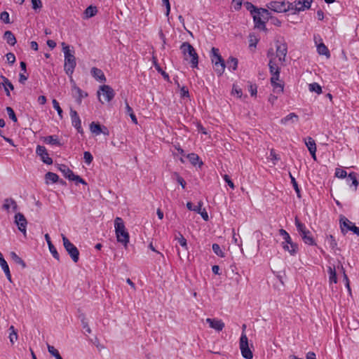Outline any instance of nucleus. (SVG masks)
<instances>
[{"mask_svg": "<svg viewBox=\"0 0 359 359\" xmlns=\"http://www.w3.org/2000/svg\"><path fill=\"white\" fill-rule=\"evenodd\" d=\"M62 46L65 54L64 69L66 74L71 76L76 67V58L74 52L70 50L69 46L66 45L64 42L62 43Z\"/></svg>", "mask_w": 359, "mask_h": 359, "instance_id": "obj_1", "label": "nucleus"}, {"mask_svg": "<svg viewBox=\"0 0 359 359\" xmlns=\"http://www.w3.org/2000/svg\"><path fill=\"white\" fill-rule=\"evenodd\" d=\"M279 234L284 240V241L281 243L283 249L288 252L291 256H295L299 251V245L292 241L291 236L285 229H279Z\"/></svg>", "mask_w": 359, "mask_h": 359, "instance_id": "obj_2", "label": "nucleus"}, {"mask_svg": "<svg viewBox=\"0 0 359 359\" xmlns=\"http://www.w3.org/2000/svg\"><path fill=\"white\" fill-rule=\"evenodd\" d=\"M114 228L118 242L126 245L129 242L130 237L122 218L119 217H116L114 220Z\"/></svg>", "mask_w": 359, "mask_h": 359, "instance_id": "obj_3", "label": "nucleus"}, {"mask_svg": "<svg viewBox=\"0 0 359 359\" xmlns=\"http://www.w3.org/2000/svg\"><path fill=\"white\" fill-rule=\"evenodd\" d=\"M180 50L185 60L191 58V67L196 68L198 65V56L194 48L189 42H184L180 46Z\"/></svg>", "mask_w": 359, "mask_h": 359, "instance_id": "obj_4", "label": "nucleus"}, {"mask_svg": "<svg viewBox=\"0 0 359 359\" xmlns=\"http://www.w3.org/2000/svg\"><path fill=\"white\" fill-rule=\"evenodd\" d=\"M266 7L268 9L273 11L276 13H285L289 11H292V4L290 2H285V1H271L266 4Z\"/></svg>", "mask_w": 359, "mask_h": 359, "instance_id": "obj_5", "label": "nucleus"}, {"mask_svg": "<svg viewBox=\"0 0 359 359\" xmlns=\"http://www.w3.org/2000/svg\"><path fill=\"white\" fill-rule=\"evenodd\" d=\"M339 224L343 234H346L348 231H351L354 234L359 236V227L356 226L354 223L348 219L345 216H340Z\"/></svg>", "mask_w": 359, "mask_h": 359, "instance_id": "obj_6", "label": "nucleus"}, {"mask_svg": "<svg viewBox=\"0 0 359 359\" xmlns=\"http://www.w3.org/2000/svg\"><path fill=\"white\" fill-rule=\"evenodd\" d=\"M62 238L65 249L68 252L73 262L76 263L79 259V250L64 234H62Z\"/></svg>", "mask_w": 359, "mask_h": 359, "instance_id": "obj_7", "label": "nucleus"}, {"mask_svg": "<svg viewBox=\"0 0 359 359\" xmlns=\"http://www.w3.org/2000/svg\"><path fill=\"white\" fill-rule=\"evenodd\" d=\"M97 94L99 101L102 103L103 101L101 99V95L103 96L104 100L107 102H110L115 95V93L113 88L111 86L104 84L100 86Z\"/></svg>", "mask_w": 359, "mask_h": 359, "instance_id": "obj_8", "label": "nucleus"}, {"mask_svg": "<svg viewBox=\"0 0 359 359\" xmlns=\"http://www.w3.org/2000/svg\"><path fill=\"white\" fill-rule=\"evenodd\" d=\"M239 346L241 351V355L244 358L252 359L253 358V353L248 346V339L247 337V335L244 332H242L241 334Z\"/></svg>", "mask_w": 359, "mask_h": 359, "instance_id": "obj_9", "label": "nucleus"}, {"mask_svg": "<svg viewBox=\"0 0 359 359\" xmlns=\"http://www.w3.org/2000/svg\"><path fill=\"white\" fill-rule=\"evenodd\" d=\"M57 169L63 173L66 178L69 179V180L75 181L76 184L81 183L83 184H87V183L79 175H74V172L66 165L59 164L57 165Z\"/></svg>", "mask_w": 359, "mask_h": 359, "instance_id": "obj_10", "label": "nucleus"}, {"mask_svg": "<svg viewBox=\"0 0 359 359\" xmlns=\"http://www.w3.org/2000/svg\"><path fill=\"white\" fill-rule=\"evenodd\" d=\"M312 2L313 0H294L291 3L293 6V13L295 14L310 8Z\"/></svg>", "mask_w": 359, "mask_h": 359, "instance_id": "obj_11", "label": "nucleus"}, {"mask_svg": "<svg viewBox=\"0 0 359 359\" xmlns=\"http://www.w3.org/2000/svg\"><path fill=\"white\" fill-rule=\"evenodd\" d=\"M269 72L271 74L270 81L273 82V80H279L280 68L276 62V57H271L269 62Z\"/></svg>", "mask_w": 359, "mask_h": 359, "instance_id": "obj_12", "label": "nucleus"}, {"mask_svg": "<svg viewBox=\"0 0 359 359\" xmlns=\"http://www.w3.org/2000/svg\"><path fill=\"white\" fill-rule=\"evenodd\" d=\"M314 41L317 45V51L319 55L330 57V53L327 47L323 43L322 39L319 35L314 36Z\"/></svg>", "mask_w": 359, "mask_h": 359, "instance_id": "obj_13", "label": "nucleus"}, {"mask_svg": "<svg viewBox=\"0 0 359 359\" xmlns=\"http://www.w3.org/2000/svg\"><path fill=\"white\" fill-rule=\"evenodd\" d=\"M15 223L18 226L19 231H20L24 236H26V226L27 221L22 213L18 212L15 216Z\"/></svg>", "mask_w": 359, "mask_h": 359, "instance_id": "obj_14", "label": "nucleus"}, {"mask_svg": "<svg viewBox=\"0 0 359 359\" xmlns=\"http://www.w3.org/2000/svg\"><path fill=\"white\" fill-rule=\"evenodd\" d=\"M91 133L95 135L103 134L105 136H108L109 135V131L106 126H102L99 123L91 122Z\"/></svg>", "mask_w": 359, "mask_h": 359, "instance_id": "obj_15", "label": "nucleus"}, {"mask_svg": "<svg viewBox=\"0 0 359 359\" xmlns=\"http://www.w3.org/2000/svg\"><path fill=\"white\" fill-rule=\"evenodd\" d=\"M287 53V46L286 43H276V57L281 62H285Z\"/></svg>", "mask_w": 359, "mask_h": 359, "instance_id": "obj_16", "label": "nucleus"}, {"mask_svg": "<svg viewBox=\"0 0 359 359\" xmlns=\"http://www.w3.org/2000/svg\"><path fill=\"white\" fill-rule=\"evenodd\" d=\"M36 153L41 157V161L48 165L53 163V160L48 156L46 149L43 146L38 145L36 149Z\"/></svg>", "mask_w": 359, "mask_h": 359, "instance_id": "obj_17", "label": "nucleus"}, {"mask_svg": "<svg viewBox=\"0 0 359 359\" xmlns=\"http://www.w3.org/2000/svg\"><path fill=\"white\" fill-rule=\"evenodd\" d=\"M91 76L100 83H104L107 81L103 71L97 67H91Z\"/></svg>", "mask_w": 359, "mask_h": 359, "instance_id": "obj_18", "label": "nucleus"}, {"mask_svg": "<svg viewBox=\"0 0 359 359\" xmlns=\"http://www.w3.org/2000/svg\"><path fill=\"white\" fill-rule=\"evenodd\" d=\"M206 323H208L210 327L212 329H215L217 332H220L224 327V323L222 320L216 319V318H206Z\"/></svg>", "mask_w": 359, "mask_h": 359, "instance_id": "obj_19", "label": "nucleus"}, {"mask_svg": "<svg viewBox=\"0 0 359 359\" xmlns=\"http://www.w3.org/2000/svg\"><path fill=\"white\" fill-rule=\"evenodd\" d=\"M304 142H305V144L307 147L311 156L313 157V158L314 160H316V144L315 140L311 137H307L306 138L304 139Z\"/></svg>", "mask_w": 359, "mask_h": 359, "instance_id": "obj_20", "label": "nucleus"}, {"mask_svg": "<svg viewBox=\"0 0 359 359\" xmlns=\"http://www.w3.org/2000/svg\"><path fill=\"white\" fill-rule=\"evenodd\" d=\"M255 22V27L260 30L266 31L265 20L262 18L259 13H256L252 15Z\"/></svg>", "mask_w": 359, "mask_h": 359, "instance_id": "obj_21", "label": "nucleus"}, {"mask_svg": "<svg viewBox=\"0 0 359 359\" xmlns=\"http://www.w3.org/2000/svg\"><path fill=\"white\" fill-rule=\"evenodd\" d=\"M72 95L76 99V101L79 103H81V99L83 97H86L88 96V93L83 92L81 89L77 87L75 83H74V85L72 86Z\"/></svg>", "mask_w": 359, "mask_h": 359, "instance_id": "obj_22", "label": "nucleus"}, {"mask_svg": "<svg viewBox=\"0 0 359 359\" xmlns=\"http://www.w3.org/2000/svg\"><path fill=\"white\" fill-rule=\"evenodd\" d=\"M70 116L72 118V125L77 129L79 133H82L81 126V120L76 111L71 109Z\"/></svg>", "mask_w": 359, "mask_h": 359, "instance_id": "obj_23", "label": "nucleus"}, {"mask_svg": "<svg viewBox=\"0 0 359 359\" xmlns=\"http://www.w3.org/2000/svg\"><path fill=\"white\" fill-rule=\"evenodd\" d=\"M304 243L309 245H316L315 239L313 238L311 232L309 230L300 235Z\"/></svg>", "mask_w": 359, "mask_h": 359, "instance_id": "obj_24", "label": "nucleus"}, {"mask_svg": "<svg viewBox=\"0 0 359 359\" xmlns=\"http://www.w3.org/2000/svg\"><path fill=\"white\" fill-rule=\"evenodd\" d=\"M45 239L47 242V244L48 245L49 250L54 258H55L57 260L60 259L59 254L55 248V247L53 245L50 241V238L48 233L45 235Z\"/></svg>", "mask_w": 359, "mask_h": 359, "instance_id": "obj_25", "label": "nucleus"}, {"mask_svg": "<svg viewBox=\"0 0 359 359\" xmlns=\"http://www.w3.org/2000/svg\"><path fill=\"white\" fill-rule=\"evenodd\" d=\"M79 318L81 320L83 332L85 334H88L90 333V327L88 325V319L86 315L83 313H80L79 315Z\"/></svg>", "mask_w": 359, "mask_h": 359, "instance_id": "obj_26", "label": "nucleus"}, {"mask_svg": "<svg viewBox=\"0 0 359 359\" xmlns=\"http://www.w3.org/2000/svg\"><path fill=\"white\" fill-rule=\"evenodd\" d=\"M298 120L299 116L295 113H290L280 120V123L283 125H287L290 121L294 123L298 121Z\"/></svg>", "mask_w": 359, "mask_h": 359, "instance_id": "obj_27", "label": "nucleus"}, {"mask_svg": "<svg viewBox=\"0 0 359 359\" xmlns=\"http://www.w3.org/2000/svg\"><path fill=\"white\" fill-rule=\"evenodd\" d=\"M358 174L355 172H351L348 175H347V183L349 184L351 186L353 185L355 187H357L359 184V181L357 178ZM356 189V188H355Z\"/></svg>", "mask_w": 359, "mask_h": 359, "instance_id": "obj_28", "label": "nucleus"}, {"mask_svg": "<svg viewBox=\"0 0 359 359\" xmlns=\"http://www.w3.org/2000/svg\"><path fill=\"white\" fill-rule=\"evenodd\" d=\"M10 208H12L13 210L15 212L18 210V205L13 199L6 198L4 202L3 208L8 210Z\"/></svg>", "mask_w": 359, "mask_h": 359, "instance_id": "obj_29", "label": "nucleus"}, {"mask_svg": "<svg viewBox=\"0 0 359 359\" xmlns=\"http://www.w3.org/2000/svg\"><path fill=\"white\" fill-rule=\"evenodd\" d=\"M0 265H1L3 271H4L7 279L11 283L12 278H11V271L9 269V266H8L6 261L4 259V258L0 259Z\"/></svg>", "mask_w": 359, "mask_h": 359, "instance_id": "obj_30", "label": "nucleus"}, {"mask_svg": "<svg viewBox=\"0 0 359 359\" xmlns=\"http://www.w3.org/2000/svg\"><path fill=\"white\" fill-rule=\"evenodd\" d=\"M279 80H273V82L271 81V84L273 87V91L275 93L280 94L283 93L284 90V84L282 83H278Z\"/></svg>", "mask_w": 359, "mask_h": 359, "instance_id": "obj_31", "label": "nucleus"}, {"mask_svg": "<svg viewBox=\"0 0 359 359\" xmlns=\"http://www.w3.org/2000/svg\"><path fill=\"white\" fill-rule=\"evenodd\" d=\"M187 158L194 165H198V166L201 167L203 165V162L200 160L199 156L194 153L188 154Z\"/></svg>", "mask_w": 359, "mask_h": 359, "instance_id": "obj_32", "label": "nucleus"}, {"mask_svg": "<svg viewBox=\"0 0 359 359\" xmlns=\"http://www.w3.org/2000/svg\"><path fill=\"white\" fill-rule=\"evenodd\" d=\"M213 65L215 71L217 72L218 76H221L224 73L226 67L224 60H222V62H215Z\"/></svg>", "mask_w": 359, "mask_h": 359, "instance_id": "obj_33", "label": "nucleus"}, {"mask_svg": "<svg viewBox=\"0 0 359 359\" xmlns=\"http://www.w3.org/2000/svg\"><path fill=\"white\" fill-rule=\"evenodd\" d=\"M211 54V60L212 63H215V62H222L224 60L219 54L218 48L215 47L212 48Z\"/></svg>", "mask_w": 359, "mask_h": 359, "instance_id": "obj_34", "label": "nucleus"}, {"mask_svg": "<svg viewBox=\"0 0 359 359\" xmlns=\"http://www.w3.org/2000/svg\"><path fill=\"white\" fill-rule=\"evenodd\" d=\"M175 239L178 241L179 244L183 248H184L186 250H188L187 239L184 237V236L180 232H177V234H175Z\"/></svg>", "mask_w": 359, "mask_h": 359, "instance_id": "obj_35", "label": "nucleus"}, {"mask_svg": "<svg viewBox=\"0 0 359 359\" xmlns=\"http://www.w3.org/2000/svg\"><path fill=\"white\" fill-rule=\"evenodd\" d=\"M238 59L233 57H230L226 61V66L229 70H236L238 67Z\"/></svg>", "mask_w": 359, "mask_h": 359, "instance_id": "obj_36", "label": "nucleus"}, {"mask_svg": "<svg viewBox=\"0 0 359 359\" xmlns=\"http://www.w3.org/2000/svg\"><path fill=\"white\" fill-rule=\"evenodd\" d=\"M4 39L11 46H14L16 43V39L11 31H6L4 33Z\"/></svg>", "mask_w": 359, "mask_h": 359, "instance_id": "obj_37", "label": "nucleus"}, {"mask_svg": "<svg viewBox=\"0 0 359 359\" xmlns=\"http://www.w3.org/2000/svg\"><path fill=\"white\" fill-rule=\"evenodd\" d=\"M10 255L15 264L20 265L23 269L26 267L25 262L15 252H11Z\"/></svg>", "mask_w": 359, "mask_h": 359, "instance_id": "obj_38", "label": "nucleus"}, {"mask_svg": "<svg viewBox=\"0 0 359 359\" xmlns=\"http://www.w3.org/2000/svg\"><path fill=\"white\" fill-rule=\"evenodd\" d=\"M294 224H295L297 230L299 232V235L305 233V231H306L308 230L306 226H305V224H303L302 222H301L299 220V219L297 218V217H295Z\"/></svg>", "mask_w": 359, "mask_h": 359, "instance_id": "obj_39", "label": "nucleus"}, {"mask_svg": "<svg viewBox=\"0 0 359 359\" xmlns=\"http://www.w3.org/2000/svg\"><path fill=\"white\" fill-rule=\"evenodd\" d=\"M258 13L262 16V18L265 20V22H266L270 18H272L271 13L266 8H260L258 10Z\"/></svg>", "mask_w": 359, "mask_h": 359, "instance_id": "obj_40", "label": "nucleus"}, {"mask_svg": "<svg viewBox=\"0 0 359 359\" xmlns=\"http://www.w3.org/2000/svg\"><path fill=\"white\" fill-rule=\"evenodd\" d=\"M328 273H329V280L330 283H337V273L334 267H328Z\"/></svg>", "mask_w": 359, "mask_h": 359, "instance_id": "obj_41", "label": "nucleus"}, {"mask_svg": "<svg viewBox=\"0 0 359 359\" xmlns=\"http://www.w3.org/2000/svg\"><path fill=\"white\" fill-rule=\"evenodd\" d=\"M9 331H10V334H9L8 338H9V340H10V342L11 343V344H13L14 342L15 341H17V339H18V333L13 325H11L9 327Z\"/></svg>", "mask_w": 359, "mask_h": 359, "instance_id": "obj_42", "label": "nucleus"}, {"mask_svg": "<svg viewBox=\"0 0 359 359\" xmlns=\"http://www.w3.org/2000/svg\"><path fill=\"white\" fill-rule=\"evenodd\" d=\"M126 113L129 114L132 121L135 124H137V119L136 118V116L135 115L132 107H130V105L128 104V102L126 103Z\"/></svg>", "mask_w": 359, "mask_h": 359, "instance_id": "obj_43", "label": "nucleus"}, {"mask_svg": "<svg viewBox=\"0 0 359 359\" xmlns=\"http://www.w3.org/2000/svg\"><path fill=\"white\" fill-rule=\"evenodd\" d=\"M47 348L49 353L54 356L56 359H63L60 355L58 351L53 346L48 344Z\"/></svg>", "mask_w": 359, "mask_h": 359, "instance_id": "obj_44", "label": "nucleus"}, {"mask_svg": "<svg viewBox=\"0 0 359 359\" xmlns=\"http://www.w3.org/2000/svg\"><path fill=\"white\" fill-rule=\"evenodd\" d=\"M309 89L311 92H315L317 94L322 93V88L321 86L316 82L310 83L309 86Z\"/></svg>", "mask_w": 359, "mask_h": 359, "instance_id": "obj_45", "label": "nucleus"}, {"mask_svg": "<svg viewBox=\"0 0 359 359\" xmlns=\"http://www.w3.org/2000/svg\"><path fill=\"white\" fill-rule=\"evenodd\" d=\"M290 177L291 180V183L292 184V187H293L294 189L295 190V192L297 193V196L299 198H301V192H300V189L299 188L298 184L295 180V178L292 175L291 173H290Z\"/></svg>", "mask_w": 359, "mask_h": 359, "instance_id": "obj_46", "label": "nucleus"}, {"mask_svg": "<svg viewBox=\"0 0 359 359\" xmlns=\"http://www.w3.org/2000/svg\"><path fill=\"white\" fill-rule=\"evenodd\" d=\"M46 180L48 181H51L53 183H55L58 181L59 177L57 174L52 172H48L46 174Z\"/></svg>", "mask_w": 359, "mask_h": 359, "instance_id": "obj_47", "label": "nucleus"}, {"mask_svg": "<svg viewBox=\"0 0 359 359\" xmlns=\"http://www.w3.org/2000/svg\"><path fill=\"white\" fill-rule=\"evenodd\" d=\"M212 248L213 252L217 256H219L220 257H225L224 252L222 250L219 245H218L217 243L212 244Z\"/></svg>", "mask_w": 359, "mask_h": 359, "instance_id": "obj_48", "label": "nucleus"}, {"mask_svg": "<svg viewBox=\"0 0 359 359\" xmlns=\"http://www.w3.org/2000/svg\"><path fill=\"white\" fill-rule=\"evenodd\" d=\"M245 6L246 9L250 11L252 15L258 12L259 8L253 5L251 2H246L245 4Z\"/></svg>", "mask_w": 359, "mask_h": 359, "instance_id": "obj_49", "label": "nucleus"}, {"mask_svg": "<svg viewBox=\"0 0 359 359\" xmlns=\"http://www.w3.org/2000/svg\"><path fill=\"white\" fill-rule=\"evenodd\" d=\"M259 41V39L254 34H250L249 35V46L256 48L257 44Z\"/></svg>", "mask_w": 359, "mask_h": 359, "instance_id": "obj_50", "label": "nucleus"}, {"mask_svg": "<svg viewBox=\"0 0 359 359\" xmlns=\"http://www.w3.org/2000/svg\"><path fill=\"white\" fill-rule=\"evenodd\" d=\"M334 175H335V177H337L338 178L343 179V178H346L347 177V172L346 170L337 168L335 169Z\"/></svg>", "mask_w": 359, "mask_h": 359, "instance_id": "obj_51", "label": "nucleus"}, {"mask_svg": "<svg viewBox=\"0 0 359 359\" xmlns=\"http://www.w3.org/2000/svg\"><path fill=\"white\" fill-rule=\"evenodd\" d=\"M45 142L50 144H59V141L54 136L50 135L45 137Z\"/></svg>", "mask_w": 359, "mask_h": 359, "instance_id": "obj_52", "label": "nucleus"}, {"mask_svg": "<svg viewBox=\"0 0 359 359\" xmlns=\"http://www.w3.org/2000/svg\"><path fill=\"white\" fill-rule=\"evenodd\" d=\"M6 109V111L8 113L9 118L14 122H16L18 121V119L15 116L14 110L11 107H7Z\"/></svg>", "mask_w": 359, "mask_h": 359, "instance_id": "obj_53", "label": "nucleus"}, {"mask_svg": "<svg viewBox=\"0 0 359 359\" xmlns=\"http://www.w3.org/2000/svg\"><path fill=\"white\" fill-rule=\"evenodd\" d=\"M327 242L330 245V247L332 249H334L337 245V243L334 237L332 235H330L329 236H327Z\"/></svg>", "mask_w": 359, "mask_h": 359, "instance_id": "obj_54", "label": "nucleus"}, {"mask_svg": "<svg viewBox=\"0 0 359 359\" xmlns=\"http://www.w3.org/2000/svg\"><path fill=\"white\" fill-rule=\"evenodd\" d=\"M0 19L6 24L10 23L9 14L6 11H4L1 13Z\"/></svg>", "mask_w": 359, "mask_h": 359, "instance_id": "obj_55", "label": "nucleus"}, {"mask_svg": "<svg viewBox=\"0 0 359 359\" xmlns=\"http://www.w3.org/2000/svg\"><path fill=\"white\" fill-rule=\"evenodd\" d=\"M53 108L57 111L58 115L62 118V110L60 107L58 102L55 99L53 100Z\"/></svg>", "mask_w": 359, "mask_h": 359, "instance_id": "obj_56", "label": "nucleus"}, {"mask_svg": "<svg viewBox=\"0 0 359 359\" xmlns=\"http://www.w3.org/2000/svg\"><path fill=\"white\" fill-rule=\"evenodd\" d=\"M6 60L9 64L13 65L15 63V56L13 53H8L6 54Z\"/></svg>", "mask_w": 359, "mask_h": 359, "instance_id": "obj_57", "label": "nucleus"}, {"mask_svg": "<svg viewBox=\"0 0 359 359\" xmlns=\"http://www.w3.org/2000/svg\"><path fill=\"white\" fill-rule=\"evenodd\" d=\"M223 179L232 189H235V185L228 175H224Z\"/></svg>", "mask_w": 359, "mask_h": 359, "instance_id": "obj_58", "label": "nucleus"}, {"mask_svg": "<svg viewBox=\"0 0 359 359\" xmlns=\"http://www.w3.org/2000/svg\"><path fill=\"white\" fill-rule=\"evenodd\" d=\"M32 8L34 10L39 9L42 6L41 0H32Z\"/></svg>", "mask_w": 359, "mask_h": 359, "instance_id": "obj_59", "label": "nucleus"}, {"mask_svg": "<svg viewBox=\"0 0 359 359\" xmlns=\"http://www.w3.org/2000/svg\"><path fill=\"white\" fill-rule=\"evenodd\" d=\"M152 62H153V65L155 67V69H156V71L158 72H162V68L161 67V66L158 63L157 58L155 56L152 57Z\"/></svg>", "mask_w": 359, "mask_h": 359, "instance_id": "obj_60", "label": "nucleus"}, {"mask_svg": "<svg viewBox=\"0 0 359 359\" xmlns=\"http://www.w3.org/2000/svg\"><path fill=\"white\" fill-rule=\"evenodd\" d=\"M232 5L236 11H238L242 6V0H233Z\"/></svg>", "mask_w": 359, "mask_h": 359, "instance_id": "obj_61", "label": "nucleus"}, {"mask_svg": "<svg viewBox=\"0 0 359 359\" xmlns=\"http://www.w3.org/2000/svg\"><path fill=\"white\" fill-rule=\"evenodd\" d=\"M249 91L250 93L251 96H254L257 95V87L255 84H251L249 87Z\"/></svg>", "mask_w": 359, "mask_h": 359, "instance_id": "obj_62", "label": "nucleus"}, {"mask_svg": "<svg viewBox=\"0 0 359 359\" xmlns=\"http://www.w3.org/2000/svg\"><path fill=\"white\" fill-rule=\"evenodd\" d=\"M177 175V182L182 186V189L185 188L186 186V182L184 180V178L181 176H180L178 174H176Z\"/></svg>", "mask_w": 359, "mask_h": 359, "instance_id": "obj_63", "label": "nucleus"}, {"mask_svg": "<svg viewBox=\"0 0 359 359\" xmlns=\"http://www.w3.org/2000/svg\"><path fill=\"white\" fill-rule=\"evenodd\" d=\"M180 94H181V97H189V90H188V89L185 86H183L181 88Z\"/></svg>", "mask_w": 359, "mask_h": 359, "instance_id": "obj_64", "label": "nucleus"}]
</instances>
